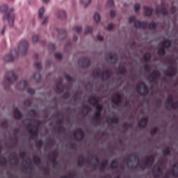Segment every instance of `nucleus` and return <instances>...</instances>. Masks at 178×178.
I'll return each instance as SVG.
<instances>
[{"mask_svg": "<svg viewBox=\"0 0 178 178\" xmlns=\"http://www.w3.org/2000/svg\"><path fill=\"white\" fill-rule=\"evenodd\" d=\"M28 113L30 115V116H32L33 118H35L37 116V111L31 108L28 111Z\"/></svg>", "mask_w": 178, "mask_h": 178, "instance_id": "41", "label": "nucleus"}, {"mask_svg": "<svg viewBox=\"0 0 178 178\" xmlns=\"http://www.w3.org/2000/svg\"><path fill=\"white\" fill-rule=\"evenodd\" d=\"M143 9L145 10V13L146 16H148V17L151 16L152 15V12H154V9L151 7L145 6Z\"/></svg>", "mask_w": 178, "mask_h": 178, "instance_id": "30", "label": "nucleus"}, {"mask_svg": "<svg viewBox=\"0 0 178 178\" xmlns=\"http://www.w3.org/2000/svg\"><path fill=\"white\" fill-rule=\"evenodd\" d=\"M29 134H31L30 140H34L37 136H38V129H30L29 130Z\"/></svg>", "mask_w": 178, "mask_h": 178, "instance_id": "22", "label": "nucleus"}, {"mask_svg": "<svg viewBox=\"0 0 178 178\" xmlns=\"http://www.w3.org/2000/svg\"><path fill=\"white\" fill-rule=\"evenodd\" d=\"M1 127H3V129H8V122L7 121H4L1 123Z\"/></svg>", "mask_w": 178, "mask_h": 178, "instance_id": "62", "label": "nucleus"}, {"mask_svg": "<svg viewBox=\"0 0 178 178\" xmlns=\"http://www.w3.org/2000/svg\"><path fill=\"white\" fill-rule=\"evenodd\" d=\"M88 102L92 106H96V112H99L101 113L102 112V109H104V106L99 104V99L95 96H90L88 99Z\"/></svg>", "mask_w": 178, "mask_h": 178, "instance_id": "3", "label": "nucleus"}, {"mask_svg": "<svg viewBox=\"0 0 178 178\" xmlns=\"http://www.w3.org/2000/svg\"><path fill=\"white\" fill-rule=\"evenodd\" d=\"M158 133V128L154 127L150 132L151 136H155Z\"/></svg>", "mask_w": 178, "mask_h": 178, "instance_id": "55", "label": "nucleus"}, {"mask_svg": "<svg viewBox=\"0 0 178 178\" xmlns=\"http://www.w3.org/2000/svg\"><path fill=\"white\" fill-rule=\"evenodd\" d=\"M65 79L67 81H73V77L70 76L69 74H65Z\"/></svg>", "mask_w": 178, "mask_h": 178, "instance_id": "59", "label": "nucleus"}, {"mask_svg": "<svg viewBox=\"0 0 178 178\" xmlns=\"http://www.w3.org/2000/svg\"><path fill=\"white\" fill-rule=\"evenodd\" d=\"M44 13H45V8L42 7L39 9V17H40V19H44Z\"/></svg>", "mask_w": 178, "mask_h": 178, "instance_id": "35", "label": "nucleus"}, {"mask_svg": "<svg viewBox=\"0 0 178 178\" xmlns=\"http://www.w3.org/2000/svg\"><path fill=\"white\" fill-rule=\"evenodd\" d=\"M106 122L108 124H118V123H119V119L117 118L108 117L106 118Z\"/></svg>", "mask_w": 178, "mask_h": 178, "instance_id": "24", "label": "nucleus"}, {"mask_svg": "<svg viewBox=\"0 0 178 178\" xmlns=\"http://www.w3.org/2000/svg\"><path fill=\"white\" fill-rule=\"evenodd\" d=\"M155 161V156L154 155H150L149 157L146 158V161L144 163V166H143L141 164L140 165V168L144 170L146 168H148V166H152L154 162Z\"/></svg>", "mask_w": 178, "mask_h": 178, "instance_id": "9", "label": "nucleus"}, {"mask_svg": "<svg viewBox=\"0 0 178 178\" xmlns=\"http://www.w3.org/2000/svg\"><path fill=\"white\" fill-rule=\"evenodd\" d=\"M153 173H154V177L155 178H159L161 177V176H162V170L161 169L160 167H154L153 169Z\"/></svg>", "mask_w": 178, "mask_h": 178, "instance_id": "18", "label": "nucleus"}, {"mask_svg": "<svg viewBox=\"0 0 178 178\" xmlns=\"http://www.w3.org/2000/svg\"><path fill=\"white\" fill-rule=\"evenodd\" d=\"M92 33V27L91 26H86L85 29V34H90Z\"/></svg>", "mask_w": 178, "mask_h": 178, "instance_id": "51", "label": "nucleus"}, {"mask_svg": "<svg viewBox=\"0 0 178 178\" xmlns=\"http://www.w3.org/2000/svg\"><path fill=\"white\" fill-rule=\"evenodd\" d=\"M144 60L145 62H149V60H151V54L149 53H146L144 55Z\"/></svg>", "mask_w": 178, "mask_h": 178, "instance_id": "44", "label": "nucleus"}, {"mask_svg": "<svg viewBox=\"0 0 178 178\" xmlns=\"http://www.w3.org/2000/svg\"><path fill=\"white\" fill-rule=\"evenodd\" d=\"M131 158H133V156H129L128 158L124 159V162H127V166L129 169H137V168H138V165H130V163L133 162V160L131 159Z\"/></svg>", "mask_w": 178, "mask_h": 178, "instance_id": "20", "label": "nucleus"}, {"mask_svg": "<svg viewBox=\"0 0 178 178\" xmlns=\"http://www.w3.org/2000/svg\"><path fill=\"white\" fill-rule=\"evenodd\" d=\"M78 63H82L81 67H88L91 65V61L88 57H81L79 58Z\"/></svg>", "mask_w": 178, "mask_h": 178, "instance_id": "13", "label": "nucleus"}, {"mask_svg": "<svg viewBox=\"0 0 178 178\" xmlns=\"http://www.w3.org/2000/svg\"><path fill=\"white\" fill-rule=\"evenodd\" d=\"M29 86V81L24 80L21 81L18 85L16 86V88L19 91H23V90H26V87Z\"/></svg>", "mask_w": 178, "mask_h": 178, "instance_id": "16", "label": "nucleus"}, {"mask_svg": "<svg viewBox=\"0 0 178 178\" xmlns=\"http://www.w3.org/2000/svg\"><path fill=\"white\" fill-rule=\"evenodd\" d=\"M90 111H91V108H90V106L87 105L83 106V112L85 115H88Z\"/></svg>", "mask_w": 178, "mask_h": 178, "instance_id": "38", "label": "nucleus"}, {"mask_svg": "<svg viewBox=\"0 0 178 178\" xmlns=\"http://www.w3.org/2000/svg\"><path fill=\"white\" fill-rule=\"evenodd\" d=\"M161 78V72L158 70L153 71L148 76V80L150 83H154L155 80Z\"/></svg>", "mask_w": 178, "mask_h": 178, "instance_id": "10", "label": "nucleus"}, {"mask_svg": "<svg viewBox=\"0 0 178 178\" xmlns=\"http://www.w3.org/2000/svg\"><path fill=\"white\" fill-rule=\"evenodd\" d=\"M113 5H115L113 0H108L107 6H113Z\"/></svg>", "mask_w": 178, "mask_h": 178, "instance_id": "64", "label": "nucleus"}, {"mask_svg": "<svg viewBox=\"0 0 178 178\" xmlns=\"http://www.w3.org/2000/svg\"><path fill=\"white\" fill-rule=\"evenodd\" d=\"M55 58H56L57 59H62L63 58V56L60 53H56Z\"/></svg>", "mask_w": 178, "mask_h": 178, "instance_id": "61", "label": "nucleus"}, {"mask_svg": "<svg viewBox=\"0 0 178 178\" xmlns=\"http://www.w3.org/2000/svg\"><path fill=\"white\" fill-rule=\"evenodd\" d=\"M19 155L22 159H24V158H26V152H19Z\"/></svg>", "mask_w": 178, "mask_h": 178, "instance_id": "63", "label": "nucleus"}, {"mask_svg": "<svg viewBox=\"0 0 178 178\" xmlns=\"http://www.w3.org/2000/svg\"><path fill=\"white\" fill-rule=\"evenodd\" d=\"M163 154L164 156H168V155H170V147H168L164 150H163Z\"/></svg>", "mask_w": 178, "mask_h": 178, "instance_id": "45", "label": "nucleus"}, {"mask_svg": "<svg viewBox=\"0 0 178 178\" xmlns=\"http://www.w3.org/2000/svg\"><path fill=\"white\" fill-rule=\"evenodd\" d=\"M161 47L164 48H170V46L172 45V42L169 40H165L162 42H161Z\"/></svg>", "mask_w": 178, "mask_h": 178, "instance_id": "28", "label": "nucleus"}, {"mask_svg": "<svg viewBox=\"0 0 178 178\" xmlns=\"http://www.w3.org/2000/svg\"><path fill=\"white\" fill-rule=\"evenodd\" d=\"M172 174L174 177H178V163H176L173 165L172 169Z\"/></svg>", "mask_w": 178, "mask_h": 178, "instance_id": "27", "label": "nucleus"}, {"mask_svg": "<svg viewBox=\"0 0 178 178\" xmlns=\"http://www.w3.org/2000/svg\"><path fill=\"white\" fill-rule=\"evenodd\" d=\"M159 13H161V15H163L164 16H168V9H166V8H165V6H161V9L159 8V7H156V16H159Z\"/></svg>", "mask_w": 178, "mask_h": 178, "instance_id": "15", "label": "nucleus"}, {"mask_svg": "<svg viewBox=\"0 0 178 178\" xmlns=\"http://www.w3.org/2000/svg\"><path fill=\"white\" fill-rule=\"evenodd\" d=\"M140 8H141L140 3H136L134 6L135 12H138V10H140Z\"/></svg>", "mask_w": 178, "mask_h": 178, "instance_id": "60", "label": "nucleus"}, {"mask_svg": "<svg viewBox=\"0 0 178 178\" xmlns=\"http://www.w3.org/2000/svg\"><path fill=\"white\" fill-rule=\"evenodd\" d=\"M124 73H126L124 68H121V67L118 68V74H124Z\"/></svg>", "mask_w": 178, "mask_h": 178, "instance_id": "54", "label": "nucleus"}, {"mask_svg": "<svg viewBox=\"0 0 178 178\" xmlns=\"http://www.w3.org/2000/svg\"><path fill=\"white\" fill-rule=\"evenodd\" d=\"M65 87H63V83H62L61 79L56 84L55 91L58 94H61L63 91H64Z\"/></svg>", "mask_w": 178, "mask_h": 178, "instance_id": "17", "label": "nucleus"}, {"mask_svg": "<svg viewBox=\"0 0 178 178\" xmlns=\"http://www.w3.org/2000/svg\"><path fill=\"white\" fill-rule=\"evenodd\" d=\"M65 130H66V128H65V127L63 126L58 125V127H57V131L58 133H64Z\"/></svg>", "mask_w": 178, "mask_h": 178, "instance_id": "47", "label": "nucleus"}, {"mask_svg": "<svg viewBox=\"0 0 178 178\" xmlns=\"http://www.w3.org/2000/svg\"><path fill=\"white\" fill-rule=\"evenodd\" d=\"M149 29L150 30H154L155 29H156V24L154 22H152L149 24Z\"/></svg>", "mask_w": 178, "mask_h": 178, "instance_id": "48", "label": "nucleus"}, {"mask_svg": "<svg viewBox=\"0 0 178 178\" xmlns=\"http://www.w3.org/2000/svg\"><path fill=\"white\" fill-rule=\"evenodd\" d=\"M107 59H109L110 60H113L112 63L115 64L118 63V59H119V57L116 54L109 53L108 55Z\"/></svg>", "mask_w": 178, "mask_h": 178, "instance_id": "19", "label": "nucleus"}, {"mask_svg": "<svg viewBox=\"0 0 178 178\" xmlns=\"http://www.w3.org/2000/svg\"><path fill=\"white\" fill-rule=\"evenodd\" d=\"M115 97H111V102L114 105H119L120 102H122V95H120L119 92L115 93Z\"/></svg>", "mask_w": 178, "mask_h": 178, "instance_id": "14", "label": "nucleus"}, {"mask_svg": "<svg viewBox=\"0 0 178 178\" xmlns=\"http://www.w3.org/2000/svg\"><path fill=\"white\" fill-rule=\"evenodd\" d=\"M101 116H102V114L99 112H95V116L93 118L94 122L95 123H99L101 122Z\"/></svg>", "mask_w": 178, "mask_h": 178, "instance_id": "29", "label": "nucleus"}, {"mask_svg": "<svg viewBox=\"0 0 178 178\" xmlns=\"http://www.w3.org/2000/svg\"><path fill=\"white\" fill-rule=\"evenodd\" d=\"M16 80H17V76L15 74L13 71H9L5 74V81L8 84H13Z\"/></svg>", "mask_w": 178, "mask_h": 178, "instance_id": "6", "label": "nucleus"}, {"mask_svg": "<svg viewBox=\"0 0 178 178\" xmlns=\"http://www.w3.org/2000/svg\"><path fill=\"white\" fill-rule=\"evenodd\" d=\"M83 30V28L81 26H75L74 28V31H76V33H80Z\"/></svg>", "mask_w": 178, "mask_h": 178, "instance_id": "58", "label": "nucleus"}, {"mask_svg": "<svg viewBox=\"0 0 178 178\" xmlns=\"http://www.w3.org/2000/svg\"><path fill=\"white\" fill-rule=\"evenodd\" d=\"M173 96L169 95L167 98V105H168V106H170L173 104Z\"/></svg>", "mask_w": 178, "mask_h": 178, "instance_id": "37", "label": "nucleus"}, {"mask_svg": "<svg viewBox=\"0 0 178 178\" xmlns=\"http://www.w3.org/2000/svg\"><path fill=\"white\" fill-rule=\"evenodd\" d=\"M57 17H58V19H59L60 20H65V19H66V13L65 12V10H60L58 12Z\"/></svg>", "mask_w": 178, "mask_h": 178, "instance_id": "26", "label": "nucleus"}, {"mask_svg": "<svg viewBox=\"0 0 178 178\" xmlns=\"http://www.w3.org/2000/svg\"><path fill=\"white\" fill-rule=\"evenodd\" d=\"M90 158L92 159H95L96 163L94 165V166H99V158L97 155H90Z\"/></svg>", "mask_w": 178, "mask_h": 178, "instance_id": "36", "label": "nucleus"}, {"mask_svg": "<svg viewBox=\"0 0 178 178\" xmlns=\"http://www.w3.org/2000/svg\"><path fill=\"white\" fill-rule=\"evenodd\" d=\"M86 159H84V156L80 155L78 159V165L79 166H84V162Z\"/></svg>", "mask_w": 178, "mask_h": 178, "instance_id": "32", "label": "nucleus"}, {"mask_svg": "<svg viewBox=\"0 0 178 178\" xmlns=\"http://www.w3.org/2000/svg\"><path fill=\"white\" fill-rule=\"evenodd\" d=\"M6 163H8V161L5 156L0 157V165L3 166H6Z\"/></svg>", "mask_w": 178, "mask_h": 178, "instance_id": "39", "label": "nucleus"}, {"mask_svg": "<svg viewBox=\"0 0 178 178\" xmlns=\"http://www.w3.org/2000/svg\"><path fill=\"white\" fill-rule=\"evenodd\" d=\"M134 22V26L136 29H143V30H145V29H147V22L145 21L140 22V20H136L135 16L129 17V22L133 23Z\"/></svg>", "mask_w": 178, "mask_h": 178, "instance_id": "5", "label": "nucleus"}, {"mask_svg": "<svg viewBox=\"0 0 178 178\" xmlns=\"http://www.w3.org/2000/svg\"><path fill=\"white\" fill-rule=\"evenodd\" d=\"M76 132L77 134L74 133L73 134L74 140H75L76 141H83V140H84V136H85V134L83 129H81V128H79L76 129ZM77 134H79V137L77 136Z\"/></svg>", "mask_w": 178, "mask_h": 178, "instance_id": "11", "label": "nucleus"}, {"mask_svg": "<svg viewBox=\"0 0 178 178\" xmlns=\"http://www.w3.org/2000/svg\"><path fill=\"white\" fill-rule=\"evenodd\" d=\"M136 90H137V92H138V94H140V95H142V96L148 95L149 92L148 86L144 82H140L136 86Z\"/></svg>", "mask_w": 178, "mask_h": 178, "instance_id": "4", "label": "nucleus"}, {"mask_svg": "<svg viewBox=\"0 0 178 178\" xmlns=\"http://www.w3.org/2000/svg\"><path fill=\"white\" fill-rule=\"evenodd\" d=\"M40 40V36L38 35H35L32 37V41L33 43L38 42Z\"/></svg>", "mask_w": 178, "mask_h": 178, "instance_id": "52", "label": "nucleus"}, {"mask_svg": "<svg viewBox=\"0 0 178 178\" xmlns=\"http://www.w3.org/2000/svg\"><path fill=\"white\" fill-rule=\"evenodd\" d=\"M33 162L36 166H40L41 165V158L38 156H33Z\"/></svg>", "mask_w": 178, "mask_h": 178, "instance_id": "34", "label": "nucleus"}, {"mask_svg": "<svg viewBox=\"0 0 178 178\" xmlns=\"http://www.w3.org/2000/svg\"><path fill=\"white\" fill-rule=\"evenodd\" d=\"M93 76L94 77H101L102 76V80L106 81V80H109V79H111V76H112V72H111L109 70H107L102 73L101 68L97 67L94 70Z\"/></svg>", "mask_w": 178, "mask_h": 178, "instance_id": "2", "label": "nucleus"}, {"mask_svg": "<svg viewBox=\"0 0 178 178\" xmlns=\"http://www.w3.org/2000/svg\"><path fill=\"white\" fill-rule=\"evenodd\" d=\"M42 145H44V141L42 140V139H40L36 143V147H37V148H42Z\"/></svg>", "mask_w": 178, "mask_h": 178, "instance_id": "50", "label": "nucleus"}, {"mask_svg": "<svg viewBox=\"0 0 178 178\" xmlns=\"http://www.w3.org/2000/svg\"><path fill=\"white\" fill-rule=\"evenodd\" d=\"M24 104L26 106H30V105H31L32 102L30 99H28L24 100Z\"/></svg>", "mask_w": 178, "mask_h": 178, "instance_id": "56", "label": "nucleus"}, {"mask_svg": "<svg viewBox=\"0 0 178 178\" xmlns=\"http://www.w3.org/2000/svg\"><path fill=\"white\" fill-rule=\"evenodd\" d=\"M33 78L35 79V80H36V81H38V80L41 79V74H40L39 72L34 73Z\"/></svg>", "mask_w": 178, "mask_h": 178, "instance_id": "46", "label": "nucleus"}, {"mask_svg": "<svg viewBox=\"0 0 178 178\" xmlns=\"http://www.w3.org/2000/svg\"><path fill=\"white\" fill-rule=\"evenodd\" d=\"M130 156H132L133 158H134L135 162L138 163V165H137L138 166V165H139V163H140V157H138V156L136 155V153L131 154L130 155ZM137 165H136V166H137Z\"/></svg>", "mask_w": 178, "mask_h": 178, "instance_id": "43", "label": "nucleus"}, {"mask_svg": "<svg viewBox=\"0 0 178 178\" xmlns=\"http://www.w3.org/2000/svg\"><path fill=\"white\" fill-rule=\"evenodd\" d=\"M118 166V161L114 160L111 161V169H117Z\"/></svg>", "mask_w": 178, "mask_h": 178, "instance_id": "40", "label": "nucleus"}, {"mask_svg": "<svg viewBox=\"0 0 178 178\" xmlns=\"http://www.w3.org/2000/svg\"><path fill=\"white\" fill-rule=\"evenodd\" d=\"M35 127L36 128V130H38V127H40V125L41 124V121L40 120H33Z\"/></svg>", "mask_w": 178, "mask_h": 178, "instance_id": "49", "label": "nucleus"}, {"mask_svg": "<svg viewBox=\"0 0 178 178\" xmlns=\"http://www.w3.org/2000/svg\"><path fill=\"white\" fill-rule=\"evenodd\" d=\"M16 58H19V52L16 49H11L10 54L4 57V62H13Z\"/></svg>", "mask_w": 178, "mask_h": 178, "instance_id": "7", "label": "nucleus"}, {"mask_svg": "<svg viewBox=\"0 0 178 178\" xmlns=\"http://www.w3.org/2000/svg\"><path fill=\"white\" fill-rule=\"evenodd\" d=\"M94 19L95 20V22H97V23H99V22H101V15H99V13H95Z\"/></svg>", "mask_w": 178, "mask_h": 178, "instance_id": "42", "label": "nucleus"}, {"mask_svg": "<svg viewBox=\"0 0 178 178\" xmlns=\"http://www.w3.org/2000/svg\"><path fill=\"white\" fill-rule=\"evenodd\" d=\"M8 8L6 4L0 6L1 13H5L3 16V20H8L10 27H13L15 19H16V16L15 15V8H12L9 11H8Z\"/></svg>", "mask_w": 178, "mask_h": 178, "instance_id": "1", "label": "nucleus"}, {"mask_svg": "<svg viewBox=\"0 0 178 178\" xmlns=\"http://www.w3.org/2000/svg\"><path fill=\"white\" fill-rule=\"evenodd\" d=\"M157 54L159 56H165V55H166L165 47L161 46V47L158 50Z\"/></svg>", "mask_w": 178, "mask_h": 178, "instance_id": "33", "label": "nucleus"}, {"mask_svg": "<svg viewBox=\"0 0 178 178\" xmlns=\"http://www.w3.org/2000/svg\"><path fill=\"white\" fill-rule=\"evenodd\" d=\"M18 49L22 55H26L29 49V42L26 40H21L18 45Z\"/></svg>", "mask_w": 178, "mask_h": 178, "instance_id": "8", "label": "nucleus"}, {"mask_svg": "<svg viewBox=\"0 0 178 178\" xmlns=\"http://www.w3.org/2000/svg\"><path fill=\"white\" fill-rule=\"evenodd\" d=\"M165 74L169 77H173L174 76H176V74H177V68L170 65L168 67V70L165 71Z\"/></svg>", "mask_w": 178, "mask_h": 178, "instance_id": "12", "label": "nucleus"}, {"mask_svg": "<svg viewBox=\"0 0 178 178\" xmlns=\"http://www.w3.org/2000/svg\"><path fill=\"white\" fill-rule=\"evenodd\" d=\"M172 109H177L178 108V102H172V104L170 106Z\"/></svg>", "mask_w": 178, "mask_h": 178, "instance_id": "53", "label": "nucleus"}, {"mask_svg": "<svg viewBox=\"0 0 178 178\" xmlns=\"http://www.w3.org/2000/svg\"><path fill=\"white\" fill-rule=\"evenodd\" d=\"M57 33H58V40H64L66 38V30L62 29L61 31H59V29H56Z\"/></svg>", "mask_w": 178, "mask_h": 178, "instance_id": "23", "label": "nucleus"}, {"mask_svg": "<svg viewBox=\"0 0 178 178\" xmlns=\"http://www.w3.org/2000/svg\"><path fill=\"white\" fill-rule=\"evenodd\" d=\"M148 117H145L138 122L139 127H146L147 124H148Z\"/></svg>", "mask_w": 178, "mask_h": 178, "instance_id": "21", "label": "nucleus"}, {"mask_svg": "<svg viewBox=\"0 0 178 178\" xmlns=\"http://www.w3.org/2000/svg\"><path fill=\"white\" fill-rule=\"evenodd\" d=\"M27 92L28 94H31V95H33V94L35 93V90L31 88H29L28 90H27Z\"/></svg>", "mask_w": 178, "mask_h": 178, "instance_id": "57", "label": "nucleus"}, {"mask_svg": "<svg viewBox=\"0 0 178 178\" xmlns=\"http://www.w3.org/2000/svg\"><path fill=\"white\" fill-rule=\"evenodd\" d=\"M109 163V161H108V159H104L99 167V170L102 173H104L105 172V169L106 168V165H108V163Z\"/></svg>", "mask_w": 178, "mask_h": 178, "instance_id": "25", "label": "nucleus"}, {"mask_svg": "<svg viewBox=\"0 0 178 178\" xmlns=\"http://www.w3.org/2000/svg\"><path fill=\"white\" fill-rule=\"evenodd\" d=\"M23 118V114L22 112H20V110L19 108H16L15 109V118L17 120H20V119Z\"/></svg>", "mask_w": 178, "mask_h": 178, "instance_id": "31", "label": "nucleus"}]
</instances>
